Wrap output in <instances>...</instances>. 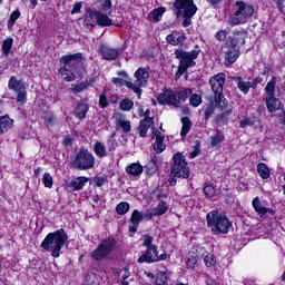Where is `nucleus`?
<instances>
[{
	"label": "nucleus",
	"instance_id": "f257e3e1",
	"mask_svg": "<svg viewBox=\"0 0 285 285\" xmlns=\"http://www.w3.org/2000/svg\"><path fill=\"white\" fill-rule=\"evenodd\" d=\"M68 242V234L66 229L60 228L53 233H49L41 243V248L51 253V257H59L61 248L66 246Z\"/></svg>",
	"mask_w": 285,
	"mask_h": 285
},
{
	"label": "nucleus",
	"instance_id": "f03ea898",
	"mask_svg": "<svg viewBox=\"0 0 285 285\" xmlns=\"http://www.w3.org/2000/svg\"><path fill=\"white\" fill-rule=\"evenodd\" d=\"M193 95L191 88H183L179 91L173 89H164L157 97L160 106H174V108H180L181 104Z\"/></svg>",
	"mask_w": 285,
	"mask_h": 285
},
{
	"label": "nucleus",
	"instance_id": "7ed1b4c3",
	"mask_svg": "<svg viewBox=\"0 0 285 285\" xmlns=\"http://www.w3.org/2000/svg\"><path fill=\"white\" fill-rule=\"evenodd\" d=\"M206 219L207 226L214 235H227L233 228V223L228 219V216L220 214L219 210L209 212Z\"/></svg>",
	"mask_w": 285,
	"mask_h": 285
},
{
	"label": "nucleus",
	"instance_id": "20e7f679",
	"mask_svg": "<svg viewBox=\"0 0 285 285\" xmlns=\"http://www.w3.org/2000/svg\"><path fill=\"white\" fill-rule=\"evenodd\" d=\"M60 63L63 65L58 70L60 75H68L69 72L79 75V72L86 68V58H83L81 52L65 55L60 58Z\"/></svg>",
	"mask_w": 285,
	"mask_h": 285
},
{
	"label": "nucleus",
	"instance_id": "39448f33",
	"mask_svg": "<svg viewBox=\"0 0 285 285\" xmlns=\"http://www.w3.org/2000/svg\"><path fill=\"white\" fill-rule=\"evenodd\" d=\"M281 81V78L274 76L265 87V96L263 101L266 104L268 112H277V110H284V104L277 97H275V86Z\"/></svg>",
	"mask_w": 285,
	"mask_h": 285
},
{
	"label": "nucleus",
	"instance_id": "423d86ee",
	"mask_svg": "<svg viewBox=\"0 0 285 285\" xmlns=\"http://www.w3.org/2000/svg\"><path fill=\"white\" fill-rule=\"evenodd\" d=\"M95 155H92L88 149H80L75 156L71 166L76 170H90L95 168Z\"/></svg>",
	"mask_w": 285,
	"mask_h": 285
},
{
	"label": "nucleus",
	"instance_id": "0eeeda50",
	"mask_svg": "<svg viewBox=\"0 0 285 285\" xmlns=\"http://www.w3.org/2000/svg\"><path fill=\"white\" fill-rule=\"evenodd\" d=\"M174 164L171 166V177H178V179H188L190 177V168L184 154L178 153L173 157Z\"/></svg>",
	"mask_w": 285,
	"mask_h": 285
},
{
	"label": "nucleus",
	"instance_id": "6e6552de",
	"mask_svg": "<svg viewBox=\"0 0 285 285\" xmlns=\"http://www.w3.org/2000/svg\"><path fill=\"white\" fill-rule=\"evenodd\" d=\"M199 55H202V50L199 49H194L191 51H184V49L175 50V57L179 61L178 66L187 70L188 68H194V66H197L195 60L199 57Z\"/></svg>",
	"mask_w": 285,
	"mask_h": 285
},
{
	"label": "nucleus",
	"instance_id": "1a4fd4ad",
	"mask_svg": "<svg viewBox=\"0 0 285 285\" xmlns=\"http://www.w3.org/2000/svg\"><path fill=\"white\" fill-rule=\"evenodd\" d=\"M117 246V239L109 237L106 238L97 246V248L91 253L92 259L96 262H101V259H106L112 250H115V247Z\"/></svg>",
	"mask_w": 285,
	"mask_h": 285
},
{
	"label": "nucleus",
	"instance_id": "9d476101",
	"mask_svg": "<svg viewBox=\"0 0 285 285\" xmlns=\"http://www.w3.org/2000/svg\"><path fill=\"white\" fill-rule=\"evenodd\" d=\"M173 12L177 19H179L181 14H185L186 17H195L197 13V6H195V0H175Z\"/></svg>",
	"mask_w": 285,
	"mask_h": 285
},
{
	"label": "nucleus",
	"instance_id": "9b49d317",
	"mask_svg": "<svg viewBox=\"0 0 285 285\" xmlns=\"http://www.w3.org/2000/svg\"><path fill=\"white\" fill-rule=\"evenodd\" d=\"M149 77H150V73L148 72V69L139 68L135 72V78H136L135 82H126V86L137 95L138 99H140L141 88L142 86H146Z\"/></svg>",
	"mask_w": 285,
	"mask_h": 285
},
{
	"label": "nucleus",
	"instance_id": "f8f14e48",
	"mask_svg": "<svg viewBox=\"0 0 285 285\" xmlns=\"http://www.w3.org/2000/svg\"><path fill=\"white\" fill-rule=\"evenodd\" d=\"M9 90H13L17 94V104L23 106L28 101V91L26 89V82L17 77L12 76L8 82Z\"/></svg>",
	"mask_w": 285,
	"mask_h": 285
},
{
	"label": "nucleus",
	"instance_id": "ddd939ff",
	"mask_svg": "<svg viewBox=\"0 0 285 285\" xmlns=\"http://www.w3.org/2000/svg\"><path fill=\"white\" fill-rule=\"evenodd\" d=\"M168 254L159 255L157 247H147L146 252L138 258V264H155V262H166Z\"/></svg>",
	"mask_w": 285,
	"mask_h": 285
},
{
	"label": "nucleus",
	"instance_id": "4468645a",
	"mask_svg": "<svg viewBox=\"0 0 285 285\" xmlns=\"http://www.w3.org/2000/svg\"><path fill=\"white\" fill-rule=\"evenodd\" d=\"M248 37V32L246 30H235L232 36L225 41V48H242V46H246V39Z\"/></svg>",
	"mask_w": 285,
	"mask_h": 285
},
{
	"label": "nucleus",
	"instance_id": "2eb2a0df",
	"mask_svg": "<svg viewBox=\"0 0 285 285\" xmlns=\"http://www.w3.org/2000/svg\"><path fill=\"white\" fill-rule=\"evenodd\" d=\"M236 11L234 17H242L245 23L255 14V7L253 4H245L244 1H236Z\"/></svg>",
	"mask_w": 285,
	"mask_h": 285
},
{
	"label": "nucleus",
	"instance_id": "dca6fc26",
	"mask_svg": "<svg viewBox=\"0 0 285 285\" xmlns=\"http://www.w3.org/2000/svg\"><path fill=\"white\" fill-rule=\"evenodd\" d=\"M224 83H226V75L217 73L209 79V86L214 95H224Z\"/></svg>",
	"mask_w": 285,
	"mask_h": 285
},
{
	"label": "nucleus",
	"instance_id": "f3484780",
	"mask_svg": "<svg viewBox=\"0 0 285 285\" xmlns=\"http://www.w3.org/2000/svg\"><path fill=\"white\" fill-rule=\"evenodd\" d=\"M114 119L116 122V130H121L125 135H128L132 130L130 120L126 119V116L121 112L114 114Z\"/></svg>",
	"mask_w": 285,
	"mask_h": 285
},
{
	"label": "nucleus",
	"instance_id": "a211bd4d",
	"mask_svg": "<svg viewBox=\"0 0 285 285\" xmlns=\"http://www.w3.org/2000/svg\"><path fill=\"white\" fill-rule=\"evenodd\" d=\"M153 139H156L154 144V150H156L157 155L161 154L166 150V144H164L165 136L157 128L153 127Z\"/></svg>",
	"mask_w": 285,
	"mask_h": 285
},
{
	"label": "nucleus",
	"instance_id": "6ab92c4d",
	"mask_svg": "<svg viewBox=\"0 0 285 285\" xmlns=\"http://www.w3.org/2000/svg\"><path fill=\"white\" fill-rule=\"evenodd\" d=\"M227 51L225 52V66H233L239 56L242 55V50L237 47H225Z\"/></svg>",
	"mask_w": 285,
	"mask_h": 285
},
{
	"label": "nucleus",
	"instance_id": "aec40b11",
	"mask_svg": "<svg viewBox=\"0 0 285 285\" xmlns=\"http://www.w3.org/2000/svg\"><path fill=\"white\" fill-rule=\"evenodd\" d=\"M99 50L102 59H106V61H115L119 58V50L109 46L102 45Z\"/></svg>",
	"mask_w": 285,
	"mask_h": 285
},
{
	"label": "nucleus",
	"instance_id": "412c9836",
	"mask_svg": "<svg viewBox=\"0 0 285 285\" xmlns=\"http://www.w3.org/2000/svg\"><path fill=\"white\" fill-rule=\"evenodd\" d=\"M144 219V214L135 209L130 217L129 233H136L139 228V223Z\"/></svg>",
	"mask_w": 285,
	"mask_h": 285
},
{
	"label": "nucleus",
	"instance_id": "4be33fe9",
	"mask_svg": "<svg viewBox=\"0 0 285 285\" xmlns=\"http://www.w3.org/2000/svg\"><path fill=\"white\" fill-rule=\"evenodd\" d=\"M89 178L86 176H79L76 177L73 179H71L67 186L68 188H72V190H82L83 186H86V184H88Z\"/></svg>",
	"mask_w": 285,
	"mask_h": 285
},
{
	"label": "nucleus",
	"instance_id": "5701e85b",
	"mask_svg": "<svg viewBox=\"0 0 285 285\" xmlns=\"http://www.w3.org/2000/svg\"><path fill=\"white\" fill-rule=\"evenodd\" d=\"M253 208L258 213V215H275V212L271 208H266L262 205L259 197H255L252 202Z\"/></svg>",
	"mask_w": 285,
	"mask_h": 285
},
{
	"label": "nucleus",
	"instance_id": "b1692460",
	"mask_svg": "<svg viewBox=\"0 0 285 285\" xmlns=\"http://www.w3.org/2000/svg\"><path fill=\"white\" fill-rule=\"evenodd\" d=\"M233 81L236 83L238 90L243 92V95H248V91L250 88H253L250 81H244V79L239 76L234 77Z\"/></svg>",
	"mask_w": 285,
	"mask_h": 285
},
{
	"label": "nucleus",
	"instance_id": "393cba45",
	"mask_svg": "<svg viewBox=\"0 0 285 285\" xmlns=\"http://www.w3.org/2000/svg\"><path fill=\"white\" fill-rule=\"evenodd\" d=\"M94 17L98 23V26H101V28H106L108 26H112V19L108 17V14L95 11Z\"/></svg>",
	"mask_w": 285,
	"mask_h": 285
},
{
	"label": "nucleus",
	"instance_id": "a878e982",
	"mask_svg": "<svg viewBox=\"0 0 285 285\" xmlns=\"http://www.w3.org/2000/svg\"><path fill=\"white\" fill-rule=\"evenodd\" d=\"M210 147L212 148H222V142L226 139L224 131L216 130L215 135L210 136Z\"/></svg>",
	"mask_w": 285,
	"mask_h": 285
},
{
	"label": "nucleus",
	"instance_id": "bb28decb",
	"mask_svg": "<svg viewBox=\"0 0 285 285\" xmlns=\"http://www.w3.org/2000/svg\"><path fill=\"white\" fill-rule=\"evenodd\" d=\"M12 126H14V120L8 116H0V135L8 132V130L12 129Z\"/></svg>",
	"mask_w": 285,
	"mask_h": 285
},
{
	"label": "nucleus",
	"instance_id": "cd10ccee",
	"mask_svg": "<svg viewBox=\"0 0 285 285\" xmlns=\"http://www.w3.org/2000/svg\"><path fill=\"white\" fill-rule=\"evenodd\" d=\"M126 173L131 177H139V175L144 173V166H141L139 163L130 164L126 167Z\"/></svg>",
	"mask_w": 285,
	"mask_h": 285
},
{
	"label": "nucleus",
	"instance_id": "c85d7f7f",
	"mask_svg": "<svg viewBox=\"0 0 285 285\" xmlns=\"http://www.w3.org/2000/svg\"><path fill=\"white\" fill-rule=\"evenodd\" d=\"M94 153L99 157V159H104V157H108V150L106 149V145L101 141H96L94 144Z\"/></svg>",
	"mask_w": 285,
	"mask_h": 285
},
{
	"label": "nucleus",
	"instance_id": "c756f323",
	"mask_svg": "<svg viewBox=\"0 0 285 285\" xmlns=\"http://www.w3.org/2000/svg\"><path fill=\"white\" fill-rule=\"evenodd\" d=\"M181 130H180V137L184 139L188 132H190V129L193 128V121H190V118L183 117L181 118Z\"/></svg>",
	"mask_w": 285,
	"mask_h": 285
},
{
	"label": "nucleus",
	"instance_id": "7c9ffc66",
	"mask_svg": "<svg viewBox=\"0 0 285 285\" xmlns=\"http://www.w3.org/2000/svg\"><path fill=\"white\" fill-rule=\"evenodd\" d=\"M214 101L216 104V108H219V110H226V108L228 107V100H226L224 94L214 95Z\"/></svg>",
	"mask_w": 285,
	"mask_h": 285
},
{
	"label": "nucleus",
	"instance_id": "2f4dec72",
	"mask_svg": "<svg viewBox=\"0 0 285 285\" xmlns=\"http://www.w3.org/2000/svg\"><path fill=\"white\" fill-rule=\"evenodd\" d=\"M259 121V117L257 116H250V117H245L239 121V128H249L255 126Z\"/></svg>",
	"mask_w": 285,
	"mask_h": 285
},
{
	"label": "nucleus",
	"instance_id": "473e14b6",
	"mask_svg": "<svg viewBox=\"0 0 285 285\" xmlns=\"http://www.w3.org/2000/svg\"><path fill=\"white\" fill-rule=\"evenodd\" d=\"M153 124L150 120H140L138 126L139 137H146L148 135V129L153 128Z\"/></svg>",
	"mask_w": 285,
	"mask_h": 285
},
{
	"label": "nucleus",
	"instance_id": "72a5a7b5",
	"mask_svg": "<svg viewBox=\"0 0 285 285\" xmlns=\"http://www.w3.org/2000/svg\"><path fill=\"white\" fill-rule=\"evenodd\" d=\"M89 107L86 104H80L75 109V116L77 119H86V115L88 114Z\"/></svg>",
	"mask_w": 285,
	"mask_h": 285
},
{
	"label": "nucleus",
	"instance_id": "f704fd0d",
	"mask_svg": "<svg viewBox=\"0 0 285 285\" xmlns=\"http://www.w3.org/2000/svg\"><path fill=\"white\" fill-rule=\"evenodd\" d=\"M43 121L47 128H55V126H57V116L52 112H47L43 116Z\"/></svg>",
	"mask_w": 285,
	"mask_h": 285
},
{
	"label": "nucleus",
	"instance_id": "c9c22d12",
	"mask_svg": "<svg viewBox=\"0 0 285 285\" xmlns=\"http://www.w3.org/2000/svg\"><path fill=\"white\" fill-rule=\"evenodd\" d=\"M14 43V39L12 38H7L2 42V55L4 57H10V50H12V46Z\"/></svg>",
	"mask_w": 285,
	"mask_h": 285
},
{
	"label": "nucleus",
	"instance_id": "e433bc0d",
	"mask_svg": "<svg viewBox=\"0 0 285 285\" xmlns=\"http://www.w3.org/2000/svg\"><path fill=\"white\" fill-rule=\"evenodd\" d=\"M164 12H166V8L159 7L157 9H154L149 13V18L151 19V21H161V17H164Z\"/></svg>",
	"mask_w": 285,
	"mask_h": 285
},
{
	"label": "nucleus",
	"instance_id": "4c0bfd02",
	"mask_svg": "<svg viewBox=\"0 0 285 285\" xmlns=\"http://www.w3.org/2000/svg\"><path fill=\"white\" fill-rule=\"evenodd\" d=\"M257 173L262 179H268L271 177V169L264 163H259L257 166Z\"/></svg>",
	"mask_w": 285,
	"mask_h": 285
},
{
	"label": "nucleus",
	"instance_id": "58836bf2",
	"mask_svg": "<svg viewBox=\"0 0 285 285\" xmlns=\"http://www.w3.org/2000/svg\"><path fill=\"white\" fill-rule=\"evenodd\" d=\"M197 253L189 252L186 258L187 268H196L197 267Z\"/></svg>",
	"mask_w": 285,
	"mask_h": 285
},
{
	"label": "nucleus",
	"instance_id": "ea45409f",
	"mask_svg": "<svg viewBox=\"0 0 285 285\" xmlns=\"http://www.w3.org/2000/svg\"><path fill=\"white\" fill-rule=\"evenodd\" d=\"M203 257H204V262H205V265L207 266V268H213V266H215V264H217V259H215V255H213L210 253H204Z\"/></svg>",
	"mask_w": 285,
	"mask_h": 285
},
{
	"label": "nucleus",
	"instance_id": "a19ab883",
	"mask_svg": "<svg viewBox=\"0 0 285 285\" xmlns=\"http://www.w3.org/2000/svg\"><path fill=\"white\" fill-rule=\"evenodd\" d=\"M135 106V102H132V100L126 98V99H122L119 104V108L120 110H122L124 112H128L130 111L131 108H134Z\"/></svg>",
	"mask_w": 285,
	"mask_h": 285
},
{
	"label": "nucleus",
	"instance_id": "79ce46f5",
	"mask_svg": "<svg viewBox=\"0 0 285 285\" xmlns=\"http://www.w3.org/2000/svg\"><path fill=\"white\" fill-rule=\"evenodd\" d=\"M19 17H21V11H19V9L14 10L9 18L8 21V28L9 30H12V28H14V23L17 22V19H19Z\"/></svg>",
	"mask_w": 285,
	"mask_h": 285
},
{
	"label": "nucleus",
	"instance_id": "37998d69",
	"mask_svg": "<svg viewBox=\"0 0 285 285\" xmlns=\"http://www.w3.org/2000/svg\"><path fill=\"white\" fill-rule=\"evenodd\" d=\"M189 104L194 108H198V106H202V96L199 94H193L189 95Z\"/></svg>",
	"mask_w": 285,
	"mask_h": 285
},
{
	"label": "nucleus",
	"instance_id": "c03bdc74",
	"mask_svg": "<svg viewBox=\"0 0 285 285\" xmlns=\"http://www.w3.org/2000/svg\"><path fill=\"white\" fill-rule=\"evenodd\" d=\"M129 210H130V204H128L127 202H122L118 204L116 207V213L118 215H126V213H128Z\"/></svg>",
	"mask_w": 285,
	"mask_h": 285
},
{
	"label": "nucleus",
	"instance_id": "a18cd8bd",
	"mask_svg": "<svg viewBox=\"0 0 285 285\" xmlns=\"http://www.w3.org/2000/svg\"><path fill=\"white\" fill-rule=\"evenodd\" d=\"M155 242V238L148 234L142 235V246L145 248H153L157 247V245L153 244Z\"/></svg>",
	"mask_w": 285,
	"mask_h": 285
},
{
	"label": "nucleus",
	"instance_id": "49530a36",
	"mask_svg": "<svg viewBox=\"0 0 285 285\" xmlns=\"http://www.w3.org/2000/svg\"><path fill=\"white\" fill-rule=\"evenodd\" d=\"M88 86H90V82L88 81L81 82L79 85H72L71 91L73 92V95H79V92H83V90H86Z\"/></svg>",
	"mask_w": 285,
	"mask_h": 285
},
{
	"label": "nucleus",
	"instance_id": "de8ad7c7",
	"mask_svg": "<svg viewBox=\"0 0 285 285\" xmlns=\"http://www.w3.org/2000/svg\"><path fill=\"white\" fill-rule=\"evenodd\" d=\"M100 8L104 12H108L109 14L112 12V1L111 0H99Z\"/></svg>",
	"mask_w": 285,
	"mask_h": 285
},
{
	"label": "nucleus",
	"instance_id": "09e8293b",
	"mask_svg": "<svg viewBox=\"0 0 285 285\" xmlns=\"http://www.w3.org/2000/svg\"><path fill=\"white\" fill-rule=\"evenodd\" d=\"M42 181H43L45 188H52V185L55 184V180L52 179V176L50 175V173H45L42 177Z\"/></svg>",
	"mask_w": 285,
	"mask_h": 285
},
{
	"label": "nucleus",
	"instance_id": "8fccbe9b",
	"mask_svg": "<svg viewBox=\"0 0 285 285\" xmlns=\"http://www.w3.org/2000/svg\"><path fill=\"white\" fill-rule=\"evenodd\" d=\"M168 283V276L165 272H160L156 276V285H166Z\"/></svg>",
	"mask_w": 285,
	"mask_h": 285
},
{
	"label": "nucleus",
	"instance_id": "3c124183",
	"mask_svg": "<svg viewBox=\"0 0 285 285\" xmlns=\"http://www.w3.org/2000/svg\"><path fill=\"white\" fill-rule=\"evenodd\" d=\"M230 115H233V110L228 109L225 112L218 115L216 117V124H222V121H228V117H230Z\"/></svg>",
	"mask_w": 285,
	"mask_h": 285
},
{
	"label": "nucleus",
	"instance_id": "603ef678",
	"mask_svg": "<svg viewBox=\"0 0 285 285\" xmlns=\"http://www.w3.org/2000/svg\"><path fill=\"white\" fill-rule=\"evenodd\" d=\"M166 210H168V206L166 205L165 202L158 203V205L155 209L156 215H164V214H166Z\"/></svg>",
	"mask_w": 285,
	"mask_h": 285
},
{
	"label": "nucleus",
	"instance_id": "864d4df0",
	"mask_svg": "<svg viewBox=\"0 0 285 285\" xmlns=\"http://www.w3.org/2000/svg\"><path fill=\"white\" fill-rule=\"evenodd\" d=\"M203 193L206 197H214L215 196V187L213 185H207L204 187Z\"/></svg>",
	"mask_w": 285,
	"mask_h": 285
},
{
	"label": "nucleus",
	"instance_id": "5fc2aeb1",
	"mask_svg": "<svg viewBox=\"0 0 285 285\" xmlns=\"http://www.w3.org/2000/svg\"><path fill=\"white\" fill-rule=\"evenodd\" d=\"M226 37H228V30H220L215 33V39L217 41H226Z\"/></svg>",
	"mask_w": 285,
	"mask_h": 285
},
{
	"label": "nucleus",
	"instance_id": "6e6d98bb",
	"mask_svg": "<svg viewBox=\"0 0 285 285\" xmlns=\"http://www.w3.org/2000/svg\"><path fill=\"white\" fill-rule=\"evenodd\" d=\"M107 146L108 153H115L117 150V147L119 146V142H117L116 139H109Z\"/></svg>",
	"mask_w": 285,
	"mask_h": 285
},
{
	"label": "nucleus",
	"instance_id": "4d7b16f0",
	"mask_svg": "<svg viewBox=\"0 0 285 285\" xmlns=\"http://www.w3.org/2000/svg\"><path fill=\"white\" fill-rule=\"evenodd\" d=\"M213 115H215V108L213 106L205 108V112H204L205 121H208V119H210Z\"/></svg>",
	"mask_w": 285,
	"mask_h": 285
},
{
	"label": "nucleus",
	"instance_id": "13d9d810",
	"mask_svg": "<svg viewBox=\"0 0 285 285\" xmlns=\"http://www.w3.org/2000/svg\"><path fill=\"white\" fill-rule=\"evenodd\" d=\"M186 72H188V69H186V68H184V67H181V66L178 65L177 72L175 73V79H176V81H177L178 79H181V76H183V75H186Z\"/></svg>",
	"mask_w": 285,
	"mask_h": 285
},
{
	"label": "nucleus",
	"instance_id": "bf43d9fd",
	"mask_svg": "<svg viewBox=\"0 0 285 285\" xmlns=\"http://www.w3.org/2000/svg\"><path fill=\"white\" fill-rule=\"evenodd\" d=\"M284 3H285V0H275L276 8H277L278 12H281V14H285Z\"/></svg>",
	"mask_w": 285,
	"mask_h": 285
},
{
	"label": "nucleus",
	"instance_id": "052dcab7",
	"mask_svg": "<svg viewBox=\"0 0 285 285\" xmlns=\"http://www.w3.org/2000/svg\"><path fill=\"white\" fill-rule=\"evenodd\" d=\"M232 26H239V23H246V21L240 16H235L230 19Z\"/></svg>",
	"mask_w": 285,
	"mask_h": 285
},
{
	"label": "nucleus",
	"instance_id": "680f3d73",
	"mask_svg": "<svg viewBox=\"0 0 285 285\" xmlns=\"http://www.w3.org/2000/svg\"><path fill=\"white\" fill-rule=\"evenodd\" d=\"M99 106H100V108H107L108 107V98H106V94L100 95Z\"/></svg>",
	"mask_w": 285,
	"mask_h": 285
},
{
	"label": "nucleus",
	"instance_id": "e2e57ef3",
	"mask_svg": "<svg viewBox=\"0 0 285 285\" xmlns=\"http://www.w3.org/2000/svg\"><path fill=\"white\" fill-rule=\"evenodd\" d=\"M181 17L184 18L183 27L188 28V26H190V23H193V21L190 20V19H193V16L181 14Z\"/></svg>",
	"mask_w": 285,
	"mask_h": 285
},
{
	"label": "nucleus",
	"instance_id": "0e129e2a",
	"mask_svg": "<svg viewBox=\"0 0 285 285\" xmlns=\"http://www.w3.org/2000/svg\"><path fill=\"white\" fill-rule=\"evenodd\" d=\"M167 43L170 46H177L175 33H170L166 37Z\"/></svg>",
	"mask_w": 285,
	"mask_h": 285
},
{
	"label": "nucleus",
	"instance_id": "69168bd1",
	"mask_svg": "<svg viewBox=\"0 0 285 285\" xmlns=\"http://www.w3.org/2000/svg\"><path fill=\"white\" fill-rule=\"evenodd\" d=\"M82 4L81 2H76L73 4V9L71 10V14H79L81 12Z\"/></svg>",
	"mask_w": 285,
	"mask_h": 285
},
{
	"label": "nucleus",
	"instance_id": "338daca9",
	"mask_svg": "<svg viewBox=\"0 0 285 285\" xmlns=\"http://www.w3.org/2000/svg\"><path fill=\"white\" fill-rule=\"evenodd\" d=\"M104 184H108V179L106 177L96 178V186H98V188H101Z\"/></svg>",
	"mask_w": 285,
	"mask_h": 285
},
{
	"label": "nucleus",
	"instance_id": "774afa93",
	"mask_svg": "<svg viewBox=\"0 0 285 285\" xmlns=\"http://www.w3.org/2000/svg\"><path fill=\"white\" fill-rule=\"evenodd\" d=\"M62 144L63 146H72V136H66Z\"/></svg>",
	"mask_w": 285,
	"mask_h": 285
}]
</instances>
